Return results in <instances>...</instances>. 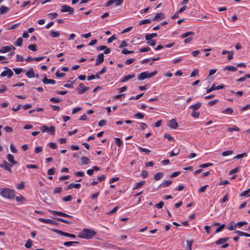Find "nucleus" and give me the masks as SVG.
<instances>
[{
    "instance_id": "nucleus-1",
    "label": "nucleus",
    "mask_w": 250,
    "mask_h": 250,
    "mask_svg": "<svg viewBox=\"0 0 250 250\" xmlns=\"http://www.w3.org/2000/svg\"><path fill=\"white\" fill-rule=\"evenodd\" d=\"M97 232L93 229H84L80 233L78 237L85 239H90L93 238Z\"/></svg>"
},
{
    "instance_id": "nucleus-2",
    "label": "nucleus",
    "mask_w": 250,
    "mask_h": 250,
    "mask_svg": "<svg viewBox=\"0 0 250 250\" xmlns=\"http://www.w3.org/2000/svg\"><path fill=\"white\" fill-rule=\"evenodd\" d=\"M0 195L9 199H13L15 197L14 190L7 188H0Z\"/></svg>"
},
{
    "instance_id": "nucleus-3",
    "label": "nucleus",
    "mask_w": 250,
    "mask_h": 250,
    "mask_svg": "<svg viewBox=\"0 0 250 250\" xmlns=\"http://www.w3.org/2000/svg\"><path fill=\"white\" fill-rule=\"evenodd\" d=\"M157 73V70H154L152 72H149L148 71H145L141 73L138 76V79L139 80H144L146 78H150Z\"/></svg>"
},
{
    "instance_id": "nucleus-4",
    "label": "nucleus",
    "mask_w": 250,
    "mask_h": 250,
    "mask_svg": "<svg viewBox=\"0 0 250 250\" xmlns=\"http://www.w3.org/2000/svg\"><path fill=\"white\" fill-rule=\"evenodd\" d=\"M41 130L42 132H48L54 135L55 132V127L54 126H51L50 127H47L45 125H42L41 127Z\"/></svg>"
},
{
    "instance_id": "nucleus-5",
    "label": "nucleus",
    "mask_w": 250,
    "mask_h": 250,
    "mask_svg": "<svg viewBox=\"0 0 250 250\" xmlns=\"http://www.w3.org/2000/svg\"><path fill=\"white\" fill-rule=\"evenodd\" d=\"M4 70L1 73L0 75L1 77L7 76L8 78H10L13 75V72L10 68L4 67Z\"/></svg>"
},
{
    "instance_id": "nucleus-6",
    "label": "nucleus",
    "mask_w": 250,
    "mask_h": 250,
    "mask_svg": "<svg viewBox=\"0 0 250 250\" xmlns=\"http://www.w3.org/2000/svg\"><path fill=\"white\" fill-rule=\"evenodd\" d=\"M124 2V0H109L106 3L105 6L113 5L114 6H118L121 5Z\"/></svg>"
},
{
    "instance_id": "nucleus-7",
    "label": "nucleus",
    "mask_w": 250,
    "mask_h": 250,
    "mask_svg": "<svg viewBox=\"0 0 250 250\" xmlns=\"http://www.w3.org/2000/svg\"><path fill=\"white\" fill-rule=\"evenodd\" d=\"M61 11L62 12H68L69 14H72L74 13V8L67 5H63L61 7Z\"/></svg>"
},
{
    "instance_id": "nucleus-8",
    "label": "nucleus",
    "mask_w": 250,
    "mask_h": 250,
    "mask_svg": "<svg viewBox=\"0 0 250 250\" xmlns=\"http://www.w3.org/2000/svg\"><path fill=\"white\" fill-rule=\"evenodd\" d=\"M89 89L88 87L85 86L83 83H81L77 88V91L79 94H81L88 91Z\"/></svg>"
},
{
    "instance_id": "nucleus-9",
    "label": "nucleus",
    "mask_w": 250,
    "mask_h": 250,
    "mask_svg": "<svg viewBox=\"0 0 250 250\" xmlns=\"http://www.w3.org/2000/svg\"><path fill=\"white\" fill-rule=\"evenodd\" d=\"M13 165H10L6 161H4L2 163L0 164V167L4 168L10 172H12L11 167Z\"/></svg>"
},
{
    "instance_id": "nucleus-10",
    "label": "nucleus",
    "mask_w": 250,
    "mask_h": 250,
    "mask_svg": "<svg viewBox=\"0 0 250 250\" xmlns=\"http://www.w3.org/2000/svg\"><path fill=\"white\" fill-rule=\"evenodd\" d=\"M225 85L223 84L221 85H218L217 86H215V84H213L210 88L207 89L206 93H209L213 90H219V89L224 88L225 87Z\"/></svg>"
},
{
    "instance_id": "nucleus-11",
    "label": "nucleus",
    "mask_w": 250,
    "mask_h": 250,
    "mask_svg": "<svg viewBox=\"0 0 250 250\" xmlns=\"http://www.w3.org/2000/svg\"><path fill=\"white\" fill-rule=\"evenodd\" d=\"M167 125L170 128L173 129H176L179 126L178 123H177L176 120L174 119L169 121Z\"/></svg>"
},
{
    "instance_id": "nucleus-12",
    "label": "nucleus",
    "mask_w": 250,
    "mask_h": 250,
    "mask_svg": "<svg viewBox=\"0 0 250 250\" xmlns=\"http://www.w3.org/2000/svg\"><path fill=\"white\" fill-rule=\"evenodd\" d=\"M39 220L42 223L50 224L52 225H56L57 224V223L56 221L52 219L39 218Z\"/></svg>"
},
{
    "instance_id": "nucleus-13",
    "label": "nucleus",
    "mask_w": 250,
    "mask_h": 250,
    "mask_svg": "<svg viewBox=\"0 0 250 250\" xmlns=\"http://www.w3.org/2000/svg\"><path fill=\"white\" fill-rule=\"evenodd\" d=\"M12 50H15V48L12 45L3 46V47H2L0 49V53H5L11 51Z\"/></svg>"
},
{
    "instance_id": "nucleus-14",
    "label": "nucleus",
    "mask_w": 250,
    "mask_h": 250,
    "mask_svg": "<svg viewBox=\"0 0 250 250\" xmlns=\"http://www.w3.org/2000/svg\"><path fill=\"white\" fill-rule=\"evenodd\" d=\"M104 61V56L103 53H101L98 55L96 60L95 65H98L103 62Z\"/></svg>"
},
{
    "instance_id": "nucleus-15",
    "label": "nucleus",
    "mask_w": 250,
    "mask_h": 250,
    "mask_svg": "<svg viewBox=\"0 0 250 250\" xmlns=\"http://www.w3.org/2000/svg\"><path fill=\"white\" fill-rule=\"evenodd\" d=\"M51 212L55 215H57L60 216L64 217H68V218H72V216L68 215L67 214H66L65 213L61 212V211H52Z\"/></svg>"
},
{
    "instance_id": "nucleus-16",
    "label": "nucleus",
    "mask_w": 250,
    "mask_h": 250,
    "mask_svg": "<svg viewBox=\"0 0 250 250\" xmlns=\"http://www.w3.org/2000/svg\"><path fill=\"white\" fill-rule=\"evenodd\" d=\"M229 240V238H221L216 241L214 243L217 245L224 244Z\"/></svg>"
},
{
    "instance_id": "nucleus-17",
    "label": "nucleus",
    "mask_w": 250,
    "mask_h": 250,
    "mask_svg": "<svg viewBox=\"0 0 250 250\" xmlns=\"http://www.w3.org/2000/svg\"><path fill=\"white\" fill-rule=\"evenodd\" d=\"M135 77V75L134 74L127 75L125 77H123L121 79L120 81L122 83H124V82L130 80V79H132V78H134Z\"/></svg>"
},
{
    "instance_id": "nucleus-18",
    "label": "nucleus",
    "mask_w": 250,
    "mask_h": 250,
    "mask_svg": "<svg viewBox=\"0 0 250 250\" xmlns=\"http://www.w3.org/2000/svg\"><path fill=\"white\" fill-rule=\"evenodd\" d=\"M237 70V68L236 67L232 66V65L226 66L223 69V70L224 71H229L231 72H234V71H236Z\"/></svg>"
},
{
    "instance_id": "nucleus-19",
    "label": "nucleus",
    "mask_w": 250,
    "mask_h": 250,
    "mask_svg": "<svg viewBox=\"0 0 250 250\" xmlns=\"http://www.w3.org/2000/svg\"><path fill=\"white\" fill-rule=\"evenodd\" d=\"M42 82L46 84H54L56 83V81L53 79H48L46 77H45L43 80Z\"/></svg>"
},
{
    "instance_id": "nucleus-20",
    "label": "nucleus",
    "mask_w": 250,
    "mask_h": 250,
    "mask_svg": "<svg viewBox=\"0 0 250 250\" xmlns=\"http://www.w3.org/2000/svg\"><path fill=\"white\" fill-rule=\"evenodd\" d=\"M7 160L11 163L12 165H14L17 163V161L14 159V156L11 154H8L7 156Z\"/></svg>"
},
{
    "instance_id": "nucleus-21",
    "label": "nucleus",
    "mask_w": 250,
    "mask_h": 250,
    "mask_svg": "<svg viewBox=\"0 0 250 250\" xmlns=\"http://www.w3.org/2000/svg\"><path fill=\"white\" fill-rule=\"evenodd\" d=\"M25 75L29 78H33L35 77V72L32 68H30L26 71Z\"/></svg>"
},
{
    "instance_id": "nucleus-22",
    "label": "nucleus",
    "mask_w": 250,
    "mask_h": 250,
    "mask_svg": "<svg viewBox=\"0 0 250 250\" xmlns=\"http://www.w3.org/2000/svg\"><path fill=\"white\" fill-rule=\"evenodd\" d=\"M81 185L80 184L71 183L68 186L67 189H70L73 188L79 189L81 188Z\"/></svg>"
},
{
    "instance_id": "nucleus-23",
    "label": "nucleus",
    "mask_w": 250,
    "mask_h": 250,
    "mask_svg": "<svg viewBox=\"0 0 250 250\" xmlns=\"http://www.w3.org/2000/svg\"><path fill=\"white\" fill-rule=\"evenodd\" d=\"M222 113L227 115H231L233 113V110L230 107H228L221 111Z\"/></svg>"
},
{
    "instance_id": "nucleus-24",
    "label": "nucleus",
    "mask_w": 250,
    "mask_h": 250,
    "mask_svg": "<svg viewBox=\"0 0 250 250\" xmlns=\"http://www.w3.org/2000/svg\"><path fill=\"white\" fill-rule=\"evenodd\" d=\"M171 183V180H165L159 185V187L166 188L169 186Z\"/></svg>"
},
{
    "instance_id": "nucleus-25",
    "label": "nucleus",
    "mask_w": 250,
    "mask_h": 250,
    "mask_svg": "<svg viewBox=\"0 0 250 250\" xmlns=\"http://www.w3.org/2000/svg\"><path fill=\"white\" fill-rule=\"evenodd\" d=\"M54 231L56 233H58L59 235L66 236V237H69V234H70V233H68L67 232H63L62 230L56 229H54Z\"/></svg>"
},
{
    "instance_id": "nucleus-26",
    "label": "nucleus",
    "mask_w": 250,
    "mask_h": 250,
    "mask_svg": "<svg viewBox=\"0 0 250 250\" xmlns=\"http://www.w3.org/2000/svg\"><path fill=\"white\" fill-rule=\"evenodd\" d=\"M180 152V149L179 148H175L169 153L170 157H173L178 155Z\"/></svg>"
},
{
    "instance_id": "nucleus-27",
    "label": "nucleus",
    "mask_w": 250,
    "mask_h": 250,
    "mask_svg": "<svg viewBox=\"0 0 250 250\" xmlns=\"http://www.w3.org/2000/svg\"><path fill=\"white\" fill-rule=\"evenodd\" d=\"M9 11V8L5 6H1L0 7V14H3L6 13Z\"/></svg>"
},
{
    "instance_id": "nucleus-28",
    "label": "nucleus",
    "mask_w": 250,
    "mask_h": 250,
    "mask_svg": "<svg viewBox=\"0 0 250 250\" xmlns=\"http://www.w3.org/2000/svg\"><path fill=\"white\" fill-rule=\"evenodd\" d=\"M145 184V181H143L136 183L134 186L133 189H136L140 188L142 186L144 185Z\"/></svg>"
},
{
    "instance_id": "nucleus-29",
    "label": "nucleus",
    "mask_w": 250,
    "mask_h": 250,
    "mask_svg": "<svg viewBox=\"0 0 250 250\" xmlns=\"http://www.w3.org/2000/svg\"><path fill=\"white\" fill-rule=\"evenodd\" d=\"M250 78V74H246L244 76L241 77L239 79L236 80L237 82H243L245 81L247 79Z\"/></svg>"
},
{
    "instance_id": "nucleus-30",
    "label": "nucleus",
    "mask_w": 250,
    "mask_h": 250,
    "mask_svg": "<svg viewBox=\"0 0 250 250\" xmlns=\"http://www.w3.org/2000/svg\"><path fill=\"white\" fill-rule=\"evenodd\" d=\"M81 161L82 164L83 165H87L90 162V159L85 156H83L81 158Z\"/></svg>"
},
{
    "instance_id": "nucleus-31",
    "label": "nucleus",
    "mask_w": 250,
    "mask_h": 250,
    "mask_svg": "<svg viewBox=\"0 0 250 250\" xmlns=\"http://www.w3.org/2000/svg\"><path fill=\"white\" fill-rule=\"evenodd\" d=\"M23 42V40L21 38H18L15 42L14 43V44L17 46H21Z\"/></svg>"
},
{
    "instance_id": "nucleus-32",
    "label": "nucleus",
    "mask_w": 250,
    "mask_h": 250,
    "mask_svg": "<svg viewBox=\"0 0 250 250\" xmlns=\"http://www.w3.org/2000/svg\"><path fill=\"white\" fill-rule=\"evenodd\" d=\"M236 226H237L236 223H234L233 222H231L229 224V226L228 227V229L229 230H235L236 228Z\"/></svg>"
},
{
    "instance_id": "nucleus-33",
    "label": "nucleus",
    "mask_w": 250,
    "mask_h": 250,
    "mask_svg": "<svg viewBox=\"0 0 250 250\" xmlns=\"http://www.w3.org/2000/svg\"><path fill=\"white\" fill-rule=\"evenodd\" d=\"M164 176L162 172H158L154 175V178L156 181L160 180Z\"/></svg>"
},
{
    "instance_id": "nucleus-34",
    "label": "nucleus",
    "mask_w": 250,
    "mask_h": 250,
    "mask_svg": "<svg viewBox=\"0 0 250 250\" xmlns=\"http://www.w3.org/2000/svg\"><path fill=\"white\" fill-rule=\"evenodd\" d=\"M201 106V104L200 103H197L195 104L191 105L190 106L189 108L192 109L193 111H195L198 109Z\"/></svg>"
},
{
    "instance_id": "nucleus-35",
    "label": "nucleus",
    "mask_w": 250,
    "mask_h": 250,
    "mask_svg": "<svg viewBox=\"0 0 250 250\" xmlns=\"http://www.w3.org/2000/svg\"><path fill=\"white\" fill-rule=\"evenodd\" d=\"M138 148L140 151L142 152H145L146 154H149L151 152V151L149 149L142 147L140 146H138Z\"/></svg>"
},
{
    "instance_id": "nucleus-36",
    "label": "nucleus",
    "mask_w": 250,
    "mask_h": 250,
    "mask_svg": "<svg viewBox=\"0 0 250 250\" xmlns=\"http://www.w3.org/2000/svg\"><path fill=\"white\" fill-rule=\"evenodd\" d=\"M50 35L53 38H57L60 36V34L58 31H51Z\"/></svg>"
},
{
    "instance_id": "nucleus-37",
    "label": "nucleus",
    "mask_w": 250,
    "mask_h": 250,
    "mask_svg": "<svg viewBox=\"0 0 250 250\" xmlns=\"http://www.w3.org/2000/svg\"><path fill=\"white\" fill-rule=\"evenodd\" d=\"M79 242L77 241H69V242H65L63 243V245L66 247H70L72 246L74 244H78Z\"/></svg>"
},
{
    "instance_id": "nucleus-38",
    "label": "nucleus",
    "mask_w": 250,
    "mask_h": 250,
    "mask_svg": "<svg viewBox=\"0 0 250 250\" xmlns=\"http://www.w3.org/2000/svg\"><path fill=\"white\" fill-rule=\"evenodd\" d=\"M194 34V33L191 31L187 32L181 35L182 38H185L189 37V36H192Z\"/></svg>"
},
{
    "instance_id": "nucleus-39",
    "label": "nucleus",
    "mask_w": 250,
    "mask_h": 250,
    "mask_svg": "<svg viewBox=\"0 0 250 250\" xmlns=\"http://www.w3.org/2000/svg\"><path fill=\"white\" fill-rule=\"evenodd\" d=\"M233 151L232 150H229L227 151H225L222 152V155L223 156H227L230 155L232 154Z\"/></svg>"
},
{
    "instance_id": "nucleus-40",
    "label": "nucleus",
    "mask_w": 250,
    "mask_h": 250,
    "mask_svg": "<svg viewBox=\"0 0 250 250\" xmlns=\"http://www.w3.org/2000/svg\"><path fill=\"white\" fill-rule=\"evenodd\" d=\"M20 23H15L14 24H13L12 25H9L7 26V30H13L14 29H15L16 28H17V27L19 26V25H20Z\"/></svg>"
},
{
    "instance_id": "nucleus-41",
    "label": "nucleus",
    "mask_w": 250,
    "mask_h": 250,
    "mask_svg": "<svg viewBox=\"0 0 250 250\" xmlns=\"http://www.w3.org/2000/svg\"><path fill=\"white\" fill-rule=\"evenodd\" d=\"M236 233L241 236H246L248 237L249 233L243 232L240 230H237Z\"/></svg>"
},
{
    "instance_id": "nucleus-42",
    "label": "nucleus",
    "mask_w": 250,
    "mask_h": 250,
    "mask_svg": "<svg viewBox=\"0 0 250 250\" xmlns=\"http://www.w3.org/2000/svg\"><path fill=\"white\" fill-rule=\"evenodd\" d=\"M151 21L150 19L144 20L141 21H140L139 24L141 25V24H149L151 23Z\"/></svg>"
},
{
    "instance_id": "nucleus-43",
    "label": "nucleus",
    "mask_w": 250,
    "mask_h": 250,
    "mask_svg": "<svg viewBox=\"0 0 250 250\" xmlns=\"http://www.w3.org/2000/svg\"><path fill=\"white\" fill-rule=\"evenodd\" d=\"M32 246V241L31 239H29L27 241L26 243L25 244V247L26 248H30Z\"/></svg>"
},
{
    "instance_id": "nucleus-44",
    "label": "nucleus",
    "mask_w": 250,
    "mask_h": 250,
    "mask_svg": "<svg viewBox=\"0 0 250 250\" xmlns=\"http://www.w3.org/2000/svg\"><path fill=\"white\" fill-rule=\"evenodd\" d=\"M50 101L55 103H58L62 101V100L58 98L53 97L50 99Z\"/></svg>"
},
{
    "instance_id": "nucleus-45",
    "label": "nucleus",
    "mask_w": 250,
    "mask_h": 250,
    "mask_svg": "<svg viewBox=\"0 0 250 250\" xmlns=\"http://www.w3.org/2000/svg\"><path fill=\"white\" fill-rule=\"evenodd\" d=\"M37 46L35 44H30L28 46V48L33 51H36L37 50Z\"/></svg>"
},
{
    "instance_id": "nucleus-46",
    "label": "nucleus",
    "mask_w": 250,
    "mask_h": 250,
    "mask_svg": "<svg viewBox=\"0 0 250 250\" xmlns=\"http://www.w3.org/2000/svg\"><path fill=\"white\" fill-rule=\"evenodd\" d=\"M225 227L224 224H222L218 227L215 231V233H217L221 231Z\"/></svg>"
},
{
    "instance_id": "nucleus-47",
    "label": "nucleus",
    "mask_w": 250,
    "mask_h": 250,
    "mask_svg": "<svg viewBox=\"0 0 250 250\" xmlns=\"http://www.w3.org/2000/svg\"><path fill=\"white\" fill-rule=\"evenodd\" d=\"M187 8V6L186 5H184L183 6H182L181 8H180L179 9V10H178V11L176 13L174 16H176L177 14H180L182 12H183V11H184Z\"/></svg>"
},
{
    "instance_id": "nucleus-48",
    "label": "nucleus",
    "mask_w": 250,
    "mask_h": 250,
    "mask_svg": "<svg viewBox=\"0 0 250 250\" xmlns=\"http://www.w3.org/2000/svg\"><path fill=\"white\" fill-rule=\"evenodd\" d=\"M72 199V197L71 195H67V196H66L65 197H63L62 198V200L64 201H65V202H67V201H71V200Z\"/></svg>"
},
{
    "instance_id": "nucleus-49",
    "label": "nucleus",
    "mask_w": 250,
    "mask_h": 250,
    "mask_svg": "<svg viewBox=\"0 0 250 250\" xmlns=\"http://www.w3.org/2000/svg\"><path fill=\"white\" fill-rule=\"evenodd\" d=\"M246 154H247L246 153H243L241 154H238L234 157V159H239L242 158L245 156H246Z\"/></svg>"
},
{
    "instance_id": "nucleus-50",
    "label": "nucleus",
    "mask_w": 250,
    "mask_h": 250,
    "mask_svg": "<svg viewBox=\"0 0 250 250\" xmlns=\"http://www.w3.org/2000/svg\"><path fill=\"white\" fill-rule=\"evenodd\" d=\"M62 192V188H61V187H56L54 189V193L55 194L60 193Z\"/></svg>"
},
{
    "instance_id": "nucleus-51",
    "label": "nucleus",
    "mask_w": 250,
    "mask_h": 250,
    "mask_svg": "<svg viewBox=\"0 0 250 250\" xmlns=\"http://www.w3.org/2000/svg\"><path fill=\"white\" fill-rule=\"evenodd\" d=\"M115 143L118 146H121L123 144L122 141L120 140V138H115Z\"/></svg>"
},
{
    "instance_id": "nucleus-52",
    "label": "nucleus",
    "mask_w": 250,
    "mask_h": 250,
    "mask_svg": "<svg viewBox=\"0 0 250 250\" xmlns=\"http://www.w3.org/2000/svg\"><path fill=\"white\" fill-rule=\"evenodd\" d=\"M250 191V188L242 192L240 194V196H249L250 195V194H249Z\"/></svg>"
},
{
    "instance_id": "nucleus-53",
    "label": "nucleus",
    "mask_w": 250,
    "mask_h": 250,
    "mask_svg": "<svg viewBox=\"0 0 250 250\" xmlns=\"http://www.w3.org/2000/svg\"><path fill=\"white\" fill-rule=\"evenodd\" d=\"M239 130V128L238 127H237V126H234L232 127H229L228 129V131L229 132H232L233 131H238Z\"/></svg>"
},
{
    "instance_id": "nucleus-54",
    "label": "nucleus",
    "mask_w": 250,
    "mask_h": 250,
    "mask_svg": "<svg viewBox=\"0 0 250 250\" xmlns=\"http://www.w3.org/2000/svg\"><path fill=\"white\" fill-rule=\"evenodd\" d=\"M56 219L60 222H61L62 223H64L65 224H70V222L66 220L63 219L62 218H57Z\"/></svg>"
},
{
    "instance_id": "nucleus-55",
    "label": "nucleus",
    "mask_w": 250,
    "mask_h": 250,
    "mask_svg": "<svg viewBox=\"0 0 250 250\" xmlns=\"http://www.w3.org/2000/svg\"><path fill=\"white\" fill-rule=\"evenodd\" d=\"M212 165H213L212 163H208L202 164V165H200L199 167L201 168H204V167H208L212 166Z\"/></svg>"
},
{
    "instance_id": "nucleus-56",
    "label": "nucleus",
    "mask_w": 250,
    "mask_h": 250,
    "mask_svg": "<svg viewBox=\"0 0 250 250\" xmlns=\"http://www.w3.org/2000/svg\"><path fill=\"white\" fill-rule=\"evenodd\" d=\"M193 242L191 240H188L187 241V247L188 249V250H191V246L192 245Z\"/></svg>"
},
{
    "instance_id": "nucleus-57",
    "label": "nucleus",
    "mask_w": 250,
    "mask_h": 250,
    "mask_svg": "<svg viewBox=\"0 0 250 250\" xmlns=\"http://www.w3.org/2000/svg\"><path fill=\"white\" fill-rule=\"evenodd\" d=\"M133 51H129L127 50L126 48H124L122 51V53L124 54H129L133 53Z\"/></svg>"
},
{
    "instance_id": "nucleus-58",
    "label": "nucleus",
    "mask_w": 250,
    "mask_h": 250,
    "mask_svg": "<svg viewBox=\"0 0 250 250\" xmlns=\"http://www.w3.org/2000/svg\"><path fill=\"white\" fill-rule=\"evenodd\" d=\"M200 113L198 112H196L195 111H193V112L191 113V116L194 118H197L199 117Z\"/></svg>"
},
{
    "instance_id": "nucleus-59",
    "label": "nucleus",
    "mask_w": 250,
    "mask_h": 250,
    "mask_svg": "<svg viewBox=\"0 0 250 250\" xmlns=\"http://www.w3.org/2000/svg\"><path fill=\"white\" fill-rule=\"evenodd\" d=\"M118 207H114L112 210L109 211L108 212V215H111L112 214H113L114 213L116 212L118 209Z\"/></svg>"
},
{
    "instance_id": "nucleus-60",
    "label": "nucleus",
    "mask_w": 250,
    "mask_h": 250,
    "mask_svg": "<svg viewBox=\"0 0 250 250\" xmlns=\"http://www.w3.org/2000/svg\"><path fill=\"white\" fill-rule=\"evenodd\" d=\"M13 70L14 71L15 73L16 74H19L21 72H22L23 71V69L22 68H14Z\"/></svg>"
},
{
    "instance_id": "nucleus-61",
    "label": "nucleus",
    "mask_w": 250,
    "mask_h": 250,
    "mask_svg": "<svg viewBox=\"0 0 250 250\" xmlns=\"http://www.w3.org/2000/svg\"><path fill=\"white\" fill-rule=\"evenodd\" d=\"M198 73V70L197 69H194L193 71L191 72L190 74L191 77H194L196 76Z\"/></svg>"
},
{
    "instance_id": "nucleus-62",
    "label": "nucleus",
    "mask_w": 250,
    "mask_h": 250,
    "mask_svg": "<svg viewBox=\"0 0 250 250\" xmlns=\"http://www.w3.org/2000/svg\"><path fill=\"white\" fill-rule=\"evenodd\" d=\"M208 185H205L204 186L202 187L201 188H200L198 189L199 192H204L207 188V187H208Z\"/></svg>"
},
{
    "instance_id": "nucleus-63",
    "label": "nucleus",
    "mask_w": 250,
    "mask_h": 250,
    "mask_svg": "<svg viewBox=\"0 0 250 250\" xmlns=\"http://www.w3.org/2000/svg\"><path fill=\"white\" fill-rule=\"evenodd\" d=\"M55 173V169L54 168H51L48 170L47 174L49 175H54Z\"/></svg>"
},
{
    "instance_id": "nucleus-64",
    "label": "nucleus",
    "mask_w": 250,
    "mask_h": 250,
    "mask_svg": "<svg viewBox=\"0 0 250 250\" xmlns=\"http://www.w3.org/2000/svg\"><path fill=\"white\" fill-rule=\"evenodd\" d=\"M106 123V121L105 120H100L99 123H98V125L100 126H103L104 125H105Z\"/></svg>"
}]
</instances>
